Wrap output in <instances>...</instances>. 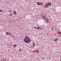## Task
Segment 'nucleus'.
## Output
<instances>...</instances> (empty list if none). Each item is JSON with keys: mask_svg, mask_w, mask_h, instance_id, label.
<instances>
[{"mask_svg": "<svg viewBox=\"0 0 61 61\" xmlns=\"http://www.w3.org/2000/svg\"><path fill=\"white\" fill-rule=\"evenodd\" d=\"M23 40L26 43H30L31 41V40L30 39V38L27 35L25 36V38Z\"/></svg>", "mask_w": 61, "mask_h": 61, "instance_id": "f257e3e1", "label": "nucleus"}, {"mask_svg": "<svg viewBox=\"0 0 61 61\" xmlns=\"http://www.w3.org/2000/svg\"><path fill=\"white\" fill-rule=\"evenodd\" d=\"M6 35H10L11 36H12V34H11L10 33H9L8 32H6Z\"/></svg>", "mask_w": 61, "mask_h": 61, "instance_id": "f03ea898", "label": "nucleus"}, {"mask_svg": "<svg viewBox=\"0 0 61 61\" xmlns=\"http://www.w3.org/2000/svg\"><path fill=\"white\" fill-rule=\"evenodd\" d=\"M45 20H46V22L47 23H48V22H49V20L47 18H46Z\"/></svg>", "mask_w": 61, "mask_h": 61, "instance_id": "7ed1b4c3", "label": "nucleus"}, {"mask_svg": "<svg viewBox=\"0 0 61 61\" xmlns=\"http://www.w3.org/2000/svg\"><path fill=\"white\" fill-rule=\"evenodd\" d=\"M33 46H32L31 47H32V48H34V47H35V43H33Z\"/></svg>", "mask_w": 61, "mask_h": 61, "instance_id": "20e7f679", "label": "nucleus"}, {"mask_svg": "<svg viewBox=\"0 0 61 61\" xmlns=\"http://www.w3.org/2000/svg\"><path fill=\"white\" fill-rule=\"evenodd\" d=\"M34 28H35V29H36L37 28L38 30L39 29H40V28L39 27H37V28L36 27H34Z\"/></svg>", "mask_w": 61, "mask_h": 61, "instance_id": "39448f33", "label": "nucleus"}, {"mask_svg": "<svg viewBox=\"0 0 61 61\" xmlns=\"http://www.w3.org/2000/svg\"><path fill=\"white\" fill-rule=\"evenodd\" d=\"M37 4L38 5H40V2H37Z\"/></svg>", "mask_w": 61, "mask_h": 61, "instance_id": "423d86ee", "label": "nucleus"}, {"mask_svg": "<svg viewBox=\"0 0 61 61\" xmlns=\"http://www.w3.org/2000/svg\"><path fill=\"white\" fill-rule=\"evenodd\" d=\"M58 40V39H55L54 40H53V41H54L56 42V41Z\"/></svg>", "mask_w": 61, "mask_h": 61, "instance_id": "0eeeda50", "label": "nucleus"}, {"mask_svg": "<svg viewBox=\"0 0 61 61\" xmlns=\"http://www.w3.org/2000/svg\"><path fill=\"white\" fill-rule=\"evenodd\" d=\"M48 5H50V6L51 5V3L50 2H49L48 3Z\"/></svg>", "mask_w": 61, "mask_h": 61, "instance_id": "6e6552de", "label": "nucleus"}, {"mask_svg": "<svg viewBox=\"0 0 61 61\" xmlns=\"http://www.w3.org/2000/svg\"><path fill=\"white\" fill-rule=\"evenodd\" d=\"M40 5H42V6H43V3L40 2Z\"/></svg>", "mask_w": 61, "mask_h": 61, "instance_id": "1a4fd4ad", "label": "nucleus"}, {"mask_svg": "<svg viewBox=\"0 0 61 61\" xmlns=\"http://www.w3.org/2000/svg\"><path fill=\"white\" fill-rule=\"evenodd\" d=\"M13 13L15 15V14H16V12H15V11H14Z\"/></svg>", "mask_w": 61, "mask_h": 61, "instance_id": "9d476101", "label": "nucleus"}, {"mask_svg": "<svg viewBox=\"0 0 61 61\" xmlns=\"http://www.w3.org/2000/svg\"><path fill=\"white\" fill-rule=\"evenodd\" d=\"M19 51H21V49H20L19 50Z\"/></svg>", "mask_w": 61, "mask_h": 61, "instance_id": "9b49d317", "label": "nucleus"}, {"mask_svg": "<svg viewBox=\"0 0 61 61\" xmlns=\"http://www.w3.org/2000/svg\"><path fill=\"white\" fill-rule=\"evenodd\" d=\"M14 47H15L16 46H15V45H14Z\"/></svg>", "mask_w": 61, "mask_h": 61, "instance_id": "f8f14e48", "label": "nucleus"}, {"mask_svg": "<svg viewBox=\"0 0 61 61\" xmlns=\"http://www.w3.org/2000/svg\"><path fill=\"white\" fill-rule=\"evenodd\" d=\"M44 58H42V60H44Z\"/></svg>", "mask_w": 61, "mask_h": 61, "instance_id": "ddd939ff", "label": "nucleus"}, {"mask_svg": "<svg viewBox=\"0 0 61 61\" xmlns=\"http://www.w3.org/2000/svg\"><path fill=\"white\" fill-rule=\"evenodd\" d=\"M2 11H3V10H0V12H2Z\"/></svg>", "mask_w": 61, "mask_h": 61, "instance_id": "4468645a", "label": "nucleus"}, {"mask_svg": "<svg viewBox=\"0 0 61 61\" xmlns=\"http://www.w3.org/2000/svg\"><path fill=\"white\" fill-rule=\"evenodd\" d=\"M36 51V52H37L38 53L39 52H38V51Z\"/></svg>", "mask_w": 61, "mask_h": 61, "instance_id": "2eb2a0df", "label": "nucleus"}, {"mask_svg": "<svg viewBox=\"0 0 61 61\" xmlns=\"http://www.w3.org/2000/svg\"><path fill=\"white\" fill-rule=\"evenodd\" d=\"M13 14H11V15H10V16H12V15H13Z\"/></svg>", "mask_w": 61, "mask_h": 61, "instance_id": "dca6fc26", "label": "nucleus"}, {"mask_svg": "<svg viewBox=\"0 0 61 61\" xmlns=\"http://www.w3.org/2000/svg\"><path fill=\"white\" fill-rule=\"evenodd\" d=\"M60 36H61V34H60Z\"/></svg>", "mask_w": 61, "mask_h": 61, "instance_id": "f3484780", "label": "nucleus"}, {"mask_svg": "<svg viewBox=\"0 0 61 61\" xmlns=\"http://www.w3.org/2000/svg\"><path fill=\"white\" fill-rule=\"evenodd\" d=\"M52 30H53V28H52Z\"/></svg>", "mask_w": 61, "mask_h": 61, "instance_id": "a211bd4d", "label": "nucleus"}, {"mask_svg": "<svg viewBox=\"0 0 61 61\" xmlns=\"http://www.w3.org/2000/svg\"><path fill=\"white\" fill-rule=\"evenodd\" d=\"M9 12H11V11H10V10H9Z\"/></svg>", "mask_w": 61, "mask_h": 61, "instance_id": "6ab92c4d", "label": "nucleus"}, {"mask_svg": "<svg viewBox=\"0 0 61 61\" xmlns=\"http://www.w3.org/2000/svg\"><path fill=\"white\" fill-rule=\"evenodd\" d=\"M60 33H61V32H60Z\"/></svg>", "mask_w": 61, "mask_h": 61, "instance_id": "aec40b11", "label": "nucleus"}, {"mask_svg": "<svg viewBox=\"0 0 61 61\" xmlns=\"http://www.w3.org/2000/svg\"><path fill=\"white\" fill-rule=\"evenodd\" d=\"M60 61H61V60Z\"/></svg>", "mask_w": 61, "mask_h": 61, "instance_id": "412c9836", "label": "nucleus"}]
</instances>
